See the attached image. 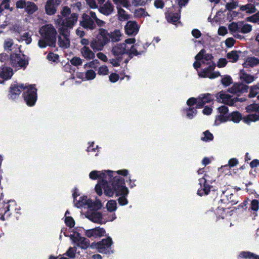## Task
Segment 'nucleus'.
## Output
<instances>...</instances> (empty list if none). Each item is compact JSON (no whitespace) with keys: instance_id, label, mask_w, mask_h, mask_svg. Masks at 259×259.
Returning a JSON list of instances; mask_svg holds the SVG:
<instances>
[{"instance_id":"f257e3e1","label":"nucleus","mask_w":259,"mask_h":259,"mask_svg":"<svg viewBox=\"0 0 259 259\" xmlns=\"http://www.w3.org/2000/svg\"><path fill=\"white\" fill-rule=\"evenodd\" d=\"M39 32L41 36L38 42L40 48H45L47 46L55 47L56 42L57 31L52 25H46L42 26Z\"/></svg>"},{"instance_id":"f03ea898","label":"nucleus","mask_w":259,"mask_h":259,"mask_svg":"<svg viewBox=\"0 0 259 259\" xmlns=\"http://www.w3.org/2000/svg\"><path fill=\"white\" fill-rule=\"evenodd\" d=\"M103 206L100 200L96 199L93 201L91 199L88 201V210L85 214V217L93 223L100 224H105L106 222L103 221V214L99 211Z\"/></svg>"},{"instance_id":"7ed1b4c3","label":"nucleus","mask_w":259,"mask_h":259,"mask_svg":"<svg viewBox=\"0 0 259 259\" xmlns=\"http://www.w3.org/2000/svg\"><path fill=\"white\" fill-rule=\"evenodd\" d=\"M249 89L250 90L248 97L251 98L255 97L259 93V82L250 87L243 82H235L227 90V92L238 96L241 93L247 92Z\"/></svg>"},{"instance_id":"20e7f679","label":"nucleus","mask_w":259,"mask_h":259,"mask_svg":"<svg viewBox=\"0 0 259 259\" xmlns=\"http://www.w3.org/2000/svg\"><path fill=\"white\" fill-rule=\"evenodd\" d=\"M109 42L110 36L107 30L99 28L96 39H93L90 42V47L94 52L101 51Z\"/></svg>"},{"instance_id":"39448f33","label":"nucleus","mask_w":259,"mask_h":259,"mask_svg":"<svg viewBox=\"0 0 259 259\" xmlns=\"http://www.w3.org/2000/svg\"><path fill=\"white\" fill-rule=\"evenodd\" d=\"M105 195L108 197H113L114 194L118 197L117 201L120 206H125L128 203L127 196L129 194V190L126 185H122L121 187H114L113 191L106 190Z\"/></svg>"},{"instance_id":"423d86ee","label":"nucleus","mask_w":259,"mask_h":259,"mask_svg":"<svg viewBox=\"0 0 259 259\" xmlns=\"http://www.w3.org/2000/svg\"><path fill=\"white\" fill-rule=\"evenodd\" d=\"M109 180L114 187H121L125 185V180L121 176L125 177L128 174V170L126 169H120L116 171L107 170Z\"/></svg>"},{"instance_id":"0eeeda50","label":"nucleus","mask_w":259,"mask_h":259,"mask_svg":"<svg viewBox=\"0 0 259 259\" xmlns=\"http://www.w3.org/2000/svg\"><path fill=\"white\" fill-rule=\"evenodd\" d=\"M78 231H79V230L78 228H74L72 234H68L66 232V237H69L75 246L85 250L90 246V241L87 238L82 237Z\"/></svg>"},{"instance_id":"6e6552de","label":"nucleus","mask_w":259,"mask_h":259,"mask_svg":"<svg viewBox=\"0 0 259 259\" xmlns=\"http://www.w3.org/2000/svg\"><path fill=\"white\" fill-rule=\"evenodd\" d=\"M65 6L62 7L61 15H58L55 19L56 27L58 29L60 35L58 37V44L60 47L65 48Z\"/></svg>"},{"instance_id":"1a4fd4ad","label":"nucleus","mask_w":259,"mask_h":259,"mask_svg":"<svg viewBox=\"0 0 259 259\" xmlns=\"http://www.w3.org/2000/svg\"><path fill=\"white\" fill-rule=\"evenodd\" d=\"M215 97L218 102L226 104L230 106H234L236 102H243L246 100L245 98L234 97L223 90L217 93Z\"/></svg>"},{"instance_id":"9d476101","label":"nucleus","mask_w":259,"mask_h":259,"mask_svg":"<svg viewBox=\"0 0 259 259\" xmlns=\"http://www.w3.org/2000/svg\"><path fill=\"white\" fill-rule=\"evenodd\" d=\"M23 97L26 104L28 106H33L37 99V89L35 85H25Z\"/></svg>"},{"instance_id":"9b49d317","label":"nucleus","mask_w":259,"mask_h":259,"mask_svg":"<svg viewBox=\"0 0 259 259\" xmlns=\"http://www.w3.org/2000/svg\"><path fill=\"white\" fill-rule=\"evenodd\" d=\"M12 66L17 69H25L29 63V57L24 54H13L10 57Z\"/></svg>"},{"instance_id":"f8f14e48","label":"nucleus","mask_w":259,"mask_h":259,"mask_svg":"<svg viewBox=\"0 0 259 259\" xmlns=\"http://www.w3.org/2000/svg\"><path fill=\"white\" fill-rule=\"evenodd\" d=\"M230 32H240L246 34L251 31L252 25L245 22L244 21L232 22L228 25Z\"/></svg>"},{"instance_id":"ddd939ff","label":"nucleus","mask_w":259,"mask_h":259,"mask_svg":"<svg viewBox=\"0 0 259 259\" xmlns=\"http://www.w3.org/2000/svg\"><path fill=\"white\" fill-rule=\"evenodd\" d=\"M99 243L98 247V252L108 255L114 253V250L112 247L113 242L110 236H107L105 238L102 239L99 241Z\"/></svg>"},{"instance_id":"4468645a","label":"nucleus","mask_w":259,"mask_h":259,"mask_svg":"<svg viewBox=\"0 0 259 259\" xmlns=\"http://www.w3.org/2000/svg\"><path fill=\"white\" fill-rule=\"evenodd\" d=\"M227 105H228L224 104V105H222L217 108L218 112L220 114L216 116L214 123L215 125H219L220 123L228 121V116L230 113Z\"/></svg>"},{"instance_id":"2eb2a0df","label":"nucleus","mask_w":259,"mask_h":259,"mask_svg":"<svg viewBox=\"0 0 259 259\" xmlns=\"http://www.w3.org/2000/svg\"><path fill=\"white\" fill-rule=\"evenodd\" d=\"M111 182L109 180H99L98 181L97 184L96 185L95 190L96 193L99 196H101L103 194V189L104 190V193L105 195V191L109 190L113 191L114 186L111 184Z\"/></svg>"},{"instance_id":"dca6fc26","label":"nucleus","mask_w":259,"mask_h":259,"mask_svg":"<svg viewBox=\"0 0 259 259\" xmlns=\"http://www.w3.org/2000/svg\"><path fill=\"white\" fill-rule=\"evenodd\" d=\"M207 177H208V176L205 174L202 178L199 179L201 188L197 190V194L200 196L207 195L212 188V186L207 183Z\"/></svg>"},{"instance_id":"f3484780","label":"nucleus","mask_w":259,"mask_h":259,"mask_svg":"<svg viewBox=\"0 0 259 259\" xmlns=\"http://www.w3.org/2000/svg\"><path fill=\"white\" fill-rule=\"evenodd\" d=\"M16 7L19 9H24L28 14H32L37 10V7L34 3L25 0L17 1Z\"/></svg>"},{"instance_id":"a211bd4d","label":"nucleus","mask_w":259,"mask_h":259,"mask_svg":"<svg viewBox=\"0 0 259 259\" xmlns=\"http://www.w3.org/2000/svg\"><path fill=\"white\" fill-rule=\"evenodd\" d=\"M81 228L84 230V234L88 238H100L105 236L106 234L105 229L100 226L87 230L83 228Z\"/></svg>"},{"instance_id":"6ab92c4d","label":"nucleus","mask_w":259,"mask_h":259,"mask_svg":"<svg viewBox=\"0 0 259 259\" xmlns=\"http://www.w3.org/2000/svg\"><path fill=\"white\" fill-rule=\"evenodd\" d=\"M140 27L136 21H128L124 26L125 33L128 36H135L138 33Z\"/></svg>"},{"instance_id":"aec40b11","label":"nucleus","mask_w":259,"mask_h":259,"mask_svg":"<svg viewBox=\"0 0 259 259\" xmlns=\"http://www.w3.org/2000/svg\"><path fill=\"white\" fill-rule=\"evenodd\" d=\"M80 25L87 30H93L96 27L95 21L86 13L82 14V20L80 21Z\"/></svg>"},{"instance_id":"412c9836","label":"nucleus","mask_w":259,"mask_h":259,"mask_svg":"<svg viewBox=\"0 0 259 259\" xmlns=\"http://www.w3.org/2000/svg\"><path fill=\"white\" fill-rule=\"evenodd\" d=\"M24 87V84L12 85L9 91V98L12 100L17 99L20 93L23 91Z\"/></svg>"},{"instance_id":"4be33fe9","label":"nucleus","mask_w":259,"mask_h":259,"mask_svg":"<svg viewBox=\"0 0 259 259\" xmlns=\"http://www.w3.org/2000/svg\"><path fill=\"white\" fill-rule=\"evenodd\" d=\"M127 49L125 44L119 43L112 47L111 53L115 57H123L127 54Z\"/></svg>"},{"instance_id":"5701e85b","label":"nucleus","mask_w":259,"mask_h":259,"mask_svg":"<svg viewBox=\"0 0 259 259\" xmlns=\"http://www.w3.org/2000/svg\"><path fill=\"white\" fill-rule=\"evenodd\" d=\"M258 209L259 200L257 199H249L247 204V212H249L255 218L257 215V212Z\"/></svg>"},{"instance_id":"b1692460","label":"nucleus","mask_w":259,"mask_h":259,"mask_svg":"<svg viewBox=\"0 0 259 259\" xmlns=\"http://www.w3.org/2000/svg\"><path fill=\"white\" fill-rule=\"evenodd\" d=\"M245 110L249 114L252 115L254 117L253 120H259V103H252L247 105L245 107Z\"/></svg>"},{"instance_id":"393cba45","label":"nucleus","mask_w":259,"mask_h":259,"mask_svg":"<svg viewBox=\"0 0 259 259\" xmlns=\"http://www.w3.org/2000/svg\"><path fill=\"white\" fill-rule=\"evenodd\" d=\"M108 173L106 170H103L102 171L97 170L91 171L89 174V178L93 180H109V177L107 176Z\"/></svg>"},{"instance_id":"a878e982","label":"nucleus","mask_w":259,"mask_h":259,"mask_svg":"<svg viewBox=\"0 0 259 259\" xmlns=\"http://www.w3.org/2000/svg\"><path fill=\"white\" fill-rule=\"evenodd\" d=\"M208 66L201 69L200 71H198V75L201 78H209V75L211 72L213 71L216 66L214 62H209V64H207Z\"/></svg>"},{"instance_id":"bb28decb","label":"nucleus","mask_w":259,"mask_h":259,"mask_svg":"<svg viewBox=\"0 0 259 259\" xmlns=\"http://www.w3.org/2000/svg\"><path fill=\"white\" fill-rule=\"evenodd\" d=\"M181 10H179L178 12L176 13H165V18L167 21L169 23H171L174 25H177V22L181 23L180 21L181 18Z\"/></svg>"},{"instance_id":"cd10ccee","label":"nucleus","mask_w":259,"mask_h":259,"mask_svg":"<svg viewBox=\"0 0 259 259\" xmlns=\"http://www.w3.org/2000/svg\"><path fill=\"white\" fill-rule=\"evenodd\" d=\"M80 53L81 55L87 60L93 59L96 56L95 53H94L88 46H83L80 49Z\"/></svg>"},{"instance_id":"c85d7f7f","label":"nucleus","mask_w":259,"mask_h":259,"mask_svg":"<svg viewBox=\"0 0 259 259\" xmlns=\"http://www.w3.org/2000/svg\"><path fill=\"white\" fill-rule=\"evenodd\" d=\"M239 73L241 80L246 84L251 83L255 79L253 75L247 74L244 69H241Z\"/></svg>"},{"instance_id":"c756f323","label":"nucleus","mask_w":259,"mask_h":259,"mask_svg":"<svg viewBox=\"0 0 259 259\" xmlns=\"http://www.w3.org/2000/svg\"><path fill=\"white\" fill-rule=\"evenodd\" d=\"M237 259H259V255L249 251H242L238 255Z\"/></svg>"},{"instance_id":"7c9ffc66","label":"nucleus","mask_w":259,"mask_h":259,"mask_svg":"<svg viewBox=\"0 0 259 259\" xmlns=\"http://www.w3.org/2000/svg\"><path fill=\"white\" fill-rule=\"evenodd\" d=\"M114 10V7L111 3H108L106 2L104 5L101 6L99 8V11L101 14L109 16L110 15Z\"/></svg>"},{"instance_id":"2f4dec72","label":"nucleus","mask_w":259,"mask_h":259,"mask_svg":"<svg viewBox=\"0 0 259 259\" xmlns=\"http://www.w3.org/2000/svg\"><path fill=\"white\" fill-rule=\"evenodd\" d=\"M118 20L120 21L127 20L131 18V15L126 14L125 11L120 5H117Z\"/></svg>"},{"instance_id":"473e14b6","label":"nucleus","mask_w":259,"mask_h":259,"mask_svg":"<svg viewBox=\"0 0 259 259\" xmlns=\"http://www.w3.org/2000/svg\"><path fill=\"white\" fill-rule=\"evenodd\" d=\"M78 19V14L73 13L71 14L70 17L66 18V29L67 28H72L76 23Z\"/></svg>"},{"instance_id":"72a5a7b5","label":"nucleus","mask_w":259,"mask_h":259,"mask_svg":"<svg viewBox=\"0 0 259 259\" xmlns=\"http://www.w3.org/2000/svg\"><path fill=\"white\" fill-rule=\"evenodd\" d=\"M13 75V69L9 67H4L0 72L1 77L5 80L10 79Z\"/></svg>"},{"instance_id":"f704fd0d","label":"nucleus","mask_w":259,"mask_h":259,"mask_svg":"<svg viewBox=\"0 0 259 259\" xmlns=\"http://www.w3.org/2000/svg\"><path fill=\"white\" fill-rule=\"evenodd\" d=\"M54 0H48L45 6V10L47 14L52 15L56 12V7L54 5Z\"/></svg>"},{"instance_id":"c9c22d12","label":"nucleus","mask_w":259,"mask_h":259,"mask_svg":"<svg viewBox=\"0 0 259 259\" xmlns=\"http://www.w3.org/2000/svg\"><path fill=\"white\" fill-rule=\"evenodd\" d=\"M258 65H259V59L255 57L247 58L246 61L243 64L244 68L253 67Z\"/></svg>"},{"instance_id":"e433bc0d","label":"nucleus","mask_w":259,"mask_h":259,"mask_svg":"<svg viewBox=\"0 0 259 259\" xmlns=\"http://www.w3.org/2000/svg\"><path fill=\"white\" fill-rule=\"evenodd\" d=\"M242 119V114L238 111H233L229 113L228 121H232L234 123H239Z\"/></svg>"},{"instance_id":"4c0bfd02","label":"nucleus","mask_w":259,"mask_h":259,"mask_svg":"<svg viewBox=\"0 0 259 259\" xmlns=\"http://www.w3.org/2000/svg\"><path fill=\"white\" fill-rule=\"evenodd\" d=\"M90 199H88L87 196H82L80 197L78 200H75L74 202L75 206L78 208L86 207L88 205V201Z\"/></svg>"},{"instance_id":"58836bf2","label":"nucleus","mask_w":259,"mask_h":259,"mask_svg":"<svg viewBox=\"0 0 259 259\" xmlns=\"http://www.w3.org/2000/svg\"><path fill=\"white\" fill-rule=\"evenodd\" d=\"M186 117L189 119H193L197 114V110L194 107H187L184 109Z\"/></svg>"},{"instance_id":"ea45409f","label":"nucleus","mask_w":259,"mask_h":259,"mask_svg":"<svg viewBox=\"0 0 259 259\" xmlns=\"http://www.w3.org/2000/svg\"><path fill=\"white\" fill-rule=\"evenodd\" d=\"M110 41L112 42H118L120 40L122 34L119 29H115L113 31L109 32Z\"/></svg>"},{"instance_id":"a19ab883","label":"nucleus","mask_w":259,"mask_h":259,"mask_svg":"<svg viewBox=\"0 0 259 259\" xmlns=\"http://www.w3.org/2000/svg\"><path fill=\"white\" fill-rule=\"evenodd\" d=\"M240 9L242 11H246L247 14H253L256 12V9L254 5L248 4L244 5H241L240 7Z\"/></svg>"},{"instance_id":"79ce46f5","label":"nucleus","mask_w":259,"mask_h":259,"mask_svg":"<svg viewBox=\"0 0 259 259\" xmlns=\"http://www.w3.org/2000/svg\"><path fill=\"white\" fill-rule=\"evenodd\" d=\"M221 82L224 87L226 88L232 84L233 80L230 75H225L221 76Z\"/></svg>"},{"instance_id":"37998d69","label":"nucleus","mask_w":259,"mask_h":259,"mask_svg":"<svg viewBox=\"0 0 259 259\" xmlns=\"http://www.w3.org/2000/svg\"><path fill=\"white\" fill-rule=\"evenodd\" d=\"M106 207L108 211L114 212L117 208L116 201L113 199L109 200L106 203Z\"/></svg>"},{"instance_id":"c03bdc74","label":"nucleus","mask_w":259,"mask_h":259,"mask_svg":"<svg viewBox=\"0 0 259 259\" xmlns=\"http://www.w3.org/2000/svg\"><path fill=\"white\" fill-rule=\"evenodd\" d=\"M14 45V41L12 38H8L4 40L3 47L4 50L7 52L12 51Z\"/></svg>"},{"instance_id":"a18cd8bd","label":"nucleus","mask_w":259,"mask_h":259,"mask_svg":"<svg viewBox=\"0 0 259 259\" xmlns=\"http://www.w3.org/2000/svg\"><path fill=\"white\" fill-rule=\"evenodd\" d=\"M239 55L237 51H232L227 54V58L232 62H236L239 59Z\"/></svg>"},{"instance_id":"49530a36","label":"nucleus","mask_w":259,"mask_h":259,"mask_svg":"<svg viewBox=\"0 0 259 259\" xmlns=\"http://www.w3.org/2000/svg\"><path fill=\"white\" fill-rule=\"evenodd\" d=\"M96 76V72L93 69H89L86 71L85 77L82 80H91L94 79Z\"/></svg>"},{"instance_id":"de8ad7c7","label":"nucleus","mask_w":259,"mask_h":259,"mask_svg":"<svg viewBox=\"0 0 259 259\" xmlns=\"http://www.w3.org/2000/svg\"><path fill=\"white\" fill-rule=\"evenodd\" d=\"M135 16L138 18L146 17L149 16V15L143 8H139L136 9L134 13Z\"/></svg>"},{"instance_id":"09e8293b","label":"nucleus","mask_w":259,"mask_h":259,"mask_svg":"<svg viewBox=\"0 0 259 259\" xmlns=\"http://www.w3.org/2000/svg\"><path fill=\"white\" fill-rule=\"evenodd\" d=\"M75 224V221L72 217L66 216V226L69 227V232H72Z\"/></svg>"},{"instance_id":"8fccbe9b","label":"nucleus","mask_w":259,"mask_h":259,"mask_svg":"<svg viewBox=\"0 0 259 259\" xmlns=\"http://www.w3.org/2000/svg\"><path fill=\"white\" fill-rule=\"evenodd\" d=\"M213 57L211 54H206L200 59L202 64H209V62H213L212 59Z\"/></svg>"},{"instance_id":"3c124183","label":"nucleus","mask_w":259,"mask_h":259,"mask_svg":"<svg viewBox=\"0 0 259 259\" xmlns=\"http://www.w3.org/2000/svg\"><path fill=\"white\" fill-rule=\"evenodd\" d=\"M204 136L201 138V140L203 142H208L213 139V136L208 130H206L203 133Z\"/></svg>"},{"instance_id":"603ef678","label":"nucleus","mask_w":259,"mask_h":259,"mask_svg":"<svg viewBox=\"0 0 259 259\" xmlns=\"http://www.w3.org/2000/svg\"><path fill=\"white\" fill-rule=\"evenodd\" d=\"M92 61L87 62L86 64L84 65V68H87L88 67L91 68L96 69L98 65L100 64V62L98 59H92Z\"/></svg>"},{"instance_id":"864d4df0","label":"nucleus","mask_w":259,"mask_h":259,"mask_svg":"<svg viewBox=\"0 0 259 259\" xmlns=\"http://www.w3.org/2000/svg\"><path fill=\"white\" fill-rule=\"evenodd\" d=\"M212 95L209 93L202 94L199 96V97L203 99L205 103H209L213 100Z\"/></svg>"},{"instance_id":"5fc2aeb1","label":"nucleus","mask_w":259,"mask_h":259,"mask_svg":"<svg viewBox=\"0 0 259 259\" xmlns=\"http://www.w3.org/2000/svg\"><path fill=\"white\" fill-rule=\"evenodd\" d=\"M238 7V3L237 1L232 0L231 2L227 3L225 7L226 10L229 11H232L233 9Z\"/></svg>"},{"instance_id":"6e6d98bb","label":"nucleus","mask_w":259,"mask_h":259,"mask_svg":"<svg viewBox=\"0 0 259 259\" xmlns=\"http://www.w3.org/2000/svg\"><path fill=\"white\" fill-rule=\"evenodd\" d=\"M122 59L123 57H115V58L109 59V62L111 64L113 67H118L120 66V62Z\"/></svg>"},{"instance_id":"4d7b16f0","label":"nucleus","mask_w":259,"mask_h":259,"mask_svg":"<svg viewBox=\"0 0 259 259\" xmlns=\"http://www.w3.org/2000/svg\"><path fill=\"white\" fill-rule=\"evenodd\" d=\"M76 248L75 247H70L67 251H66V256L70 258H73L75 256Z\"/></svg>"},{"instance_id":"13d9d810","label":"nucleus","mask_w":259,"mask_h":259,"mask_svg":"<svg viewBox=\"0 0 259 259\" xmlns=\"http://www.w3.org/2000/svg\"><path fill=\"white\" fill-rule=\"evenodd\" d=\"M248 201H249V198H245L243 201L238 206V207H234L236 209H239V208H242L244 210H245L246 212H247V204L248 203Z\"/></svg>"},{"instance_id":"bf43d9fd","label":"nucleus","mask_w":259,"mask_h":259,"mask_svg":"<svg viewBox=\"0 0 259 259\" xmlns=\"http://www.w3.org/2000/svg\"><path fill=\"white\" fill-rule=\"evenodd\" d=\"M238 164V160L236 158H232L228 161V165H225L223 166H222L221 168L226 167L227 168L228 166L230 167H233L235 165Z\"/></svg>"},{"instance_id":"052dcab7","label":"nucleus","mask_w":259,"mask_h":259,"mask_svg":"<svg viewBox=\"0 0 259 259\" xmlns=\"http://www.w3.org/2000/svg\"><path fill=\"white\" fill-rule=\"evenodd\" d=\"M109 72V70L106 65H102L100 66L98 70V73L99 75H107Z\"/></svg>"},{"instance_id":"680f3d73","label":"nucleus","mask_w":259,"mask_h":259,"mask_svg":"<svg viewBox=\"0 0 259 259\" xmlns=\"http://www.w3.org/2000/svg\"><path fill=\"white\" fill-rule=\"evenodd\" d=\"M82 62V60L79 57H74L70 60L71 64L74 66L80 65Z\"/></svg>"},{"instance_id":"e2e57ef3","label":"nucleus","mask_w":259,"mask_h":259,"mask_svg":"<svg viewBox=\"0 0 259 259\" xmlns=\"http://www.w3.org/2000/svg\"><path fill=\"white\" fill-rule=\"evenodd\" d=\"M127 54H130L132 55V57L134 56H138V51L137 48L135 47V46H132L130 49H127Z\"/></svg>"},{"instance_id":"0e129e2a","label":"nucleus","mask_w":259,"mask_h":259,"mask_svg":"<svg viewBox=\"0 0 259 259\" xmlns=\"http://www.w3.org/2000/svg\"><path fill=\"white\" fill-rule=\"evenodd\" d=\"M22 39L24 40L26 44H30L32 41L31 35L29 32H25L22 35Z\"/></svg>"},{"instance_id":"69168bd1","label":"nucleus","mask_w":259,"mask_h":259,"mask_svg":"<svg viewBox=\"0 0 259 259\" xmlns=\"http://www.w3.org/2000/svg\"><path fill=\"white\" fill-rule=\"evenodd\" d=\"M228 63L227 60L225 58H221L218 60L216 66L219 68H222L226 66Z\"/></svg>"},{"instance_id":"338daca9","label":"nucleus","mask_w":259,"mask_h":259,"mask_svg":"<svg viewBox=\"0 0 259 259\" xmlns=\"http://www.w3.org/2000/svg\"><path fill=\"white\" fill-rule=\"evenodd\" d=\"M119 79V76L116 73H112L109 76V81L112 83H115Z\"/></svg>"},{"instance_id":"774afa93","label":"nucleus","mask_w":259,"mask_h":259,"mask_svg":"<svg viewBox=\"0 0 259 259\" xmlns=\"http://www.w3.org/2000/svg\"><path fill=\"white\" fill-rule=\"evenodd\" d=\"M226 208L225 207H221L220 206H219L217 207V208L215 210L214 213L217 215H219V217H221L222 219L224 218V217L223 216V214L224 213Z\"/></svg>"}]
</instances>
